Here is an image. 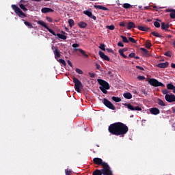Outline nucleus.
<instances>
[{
  "instance_id": "49530a36",
  "label": "nucleus",
  "mask_w": 175,
  "mask_h": 175,
  "mask_svg": "<svg viewBox=\"0 0 175 175\" xmlns=\"http://www.w3.org/2000/svg\"><path fill=\"white\" fill-rule=\"evenodd\" d=\"M140 50L143 51L145 54H148V50L144 49V48H140Z\"/></svg>"
},
{
  "instance_id": "f8f14e48",
  "label": "nucleus",
  "mask_w": 175,
  "mask_h": 175,
  "mask_svg": "<svg viewBox=\"0 0 175 175\" xmlns=\"http://www.w3.org/2000/svg\"><path fill=\"white\" fill-rule=\"evenodd\" d=\"M165 99L168 103H172L175 102V95L174 94H166L165 96Z\"/></svg>"
},
{
  "instance_id": "603ef678",
  "label": "nucleus",
  "mask_w": 175,
  "mask_h": 175,
  "mask_svg": "<svg viewBox=\"0 0 175 175\" xmlns=\"http://www.w3.org/2000/svg\"><path fill=\"white\" fill-rule=\"evenodd\" d=\"M46 20L49 21V23H53V18L51 17L46 16Z\"/></svg>"
},
{
  "instance_id": "c85d7f7f",
  "label": "nucleus",
  "mask_w": 175,
  "mask_h": 175,
  "mask_svg": "<svg viewBox=\"0 0 175 175\" xmlns=\"http://www.w3.org/2000/svg\"><path fill=\"white\" fill-rule=\"evenodd\" d=\"M68 24H69L70 28H72L73 27H75V21H73V19H69Z\"/></svg>"
},
{
  "instance_id": "cd10ccee",
  "label": "nucleus",
  "mask_w": 175,
  "mask_h": 175,
  "mask_svg": "<svg viewBox=\"0 0 175 175\" xmlns=\"http://www.w3.org/2000/svg\"><path fill=\"white\" fill-rule=\"evenodd\" d=\"M111 99L112 100H113V102H116V103L121 102V98L120 97L112 96Z\"/></svg>"
},
{
  "instance_id": "6e6552de",
  "label": "nucleus",
  "mask_w": 175,
  "mask_h": 175,
  "mask_svg": "<svg viewBox=\"0 0 175 175\" xmlns=\"http://www.w3.org/2000/svg\"><path fill=\"white\" fill-rule=\"evenodd\" d=\"M12 8L16 14L18 16V17H27V15H25V14L21 10V9H20V8H18V6H17L16 5L12 4Z\"/></svg>"
},
{
  "instance_id": "4c0bfd02",
  "label": "nucleus",
  "mask_w": 175,
  "mask_h": 175,
  "mask_svg": "<svg viewBox=\"0 0 175 175\" xmlns=\"http://www.w3.org/2000/svg\"><path fill=\"white\" fill-rule=\"evenodd\" d=\"M105 47H106V45H105V44H100L99 49H100V50H103V51H105L106 50Z\"/></svg>"
},
{
  "instance_id": "58836bf2",
  "label": "nucleus",
  "mask_w": 175,
  "mask_h": 175,
  "mask_svg": "<svg viewBox=\"0 0 175 175\" xmlns=\"http://www.w3.org/2000/svg\"><path fill=\"white\" fill-rule=\"evenodd\" d=\"M169 90H167V89H163V90H162V94H163V95H169Z\"/></svg>"
},
{
  "instance_id": "1a4fd4ad",
  "label": "nucleus",
  "mask_w": 175,
  "mask_h": 175,
  "mask_svg": "<svg viewBox=\"0 0 175 175\" xmlns=\"http://www.w3.org/2000/svg\"><path fill=\"white\" fill-rule=\"evenodd\" d=\"M72 47L74 48L73 51H79L82 55L85 57V58H88V55L85 53V51L81 49H77V47H80V44L77 43L72 44Z\"/></svg>"
},
{
  "instance_id": "5fc2aeb1",
  "label": "nucleus",
  "mask_w": 175,
  "mask_h": 175,
  "mask_svg": "<svg viewBox=\"0 0 175 175\" xmlns=\"http://www.w3.org/2000/svg\"><path fill=\"white\" fill-rule=\"evenodd\" d=\"M137 69H139V70H144V68L139 66H136Z\"/></svg>"
},
{
  "instance_id": "9d476101",
  "label": "nucleus",
  "mask_w": 175,
  "mask_h": 175,
  "mask_svg": "<svg viewBox=\"0 0 175 175\" xmlns=\"http://www.w3.org/2000/svg\"><path fill=\"white\" fill-rule=\"evenodd\" d=\"M124 106L127 107V109H129V110H131L132 111H142V107H139V106H133L131 104L129 103H124L123 104Z\"/></svg>"
},
{
  "instance_id": "bb28decb",
  "label": "nucleus",
  "mask_w": 175,
  "mask_h": 175,
  "mask_svg": "<svg viewBox=\"0 0 175 175\" xmlns=\"http://www.w3.org/2000/svg\"><path fill=\"white\" fill-rule=\"evenodd\" d=\"M19 8H21L23 12H28V9L25 8V5L23 3L19 4Z\"/></svg>"
},
{
  "instance_id": "37998d69",
  "label": "nucleus",
  "mask_w": 175,
  "mask_h": 175,
  "mask_svg": "<svg viewBox=\"0 0 175 175\" xmlns=\"http://www.w3.org/2000/svg\"><path fill=\"white\" fill-rule=\"evenodd\" d=\"M129 42H131V43H137V42L136 41V40H135L132 37H129Z\"/></svg>"
},
{
  "instance_id": "2f4dec72",
  "label": "nucleus",
  "mask_w": 175,
  "mask_h": 175,
  "mask_svg": "<svg viewBox=\"0 0 175 175\" xmlns=\"http://www.w3.org/2000/svg\"><path fill=\"white\" fill-rule=\"evenodd\" d=\"M151 35H153V36H155L156 38H162V36L159 35V33L157 31L152 32Z\"/></svg>"
},
{
  "instance_id": "13d9d810",
  "label": "nucleus",
  "mask_w": 175,
  "mask_h": 175,
  "mask_svg": "<svg viewBox=\"0 0 175 175\" xmlns=\"http://www.w3.org/2000/svg\"><path fill=\"white\" fill-rule=\"evenodd\" d=\"M106 51H107L108 53H113V49H107Z\"/></svg>"
},
{
  "instance_id": "9b49d317",
  "label": "nucleus",
  "mask_w": 175,
  "mask_h": 175,
  "mask_svg": "<svg viewBox=\"0 0 175 175\" xmlns=\"http://www.w3.org/2000/svg\"><path fill=\"white\" fill-rule=\"evenodd\" d=\"M103 104L105 105V106L108 107V109H111V110H116V107L114 106V105H113V103H111V102H110L107 98L103 99Z\"/></svg>"
},
{
  "instance_id": "2eb2a0df",
  "label": "nucleus",
  "mask_w": 175,
  "mask_h": 175,
  "mask_svg": "<svg viewBox=\"0 0 175 175\" xmlns=\"http://www.w3.org/2000/svg\"><path fill=\"white\" fill-rule=\"evenodd\" d=\"M98 54H99L100 58H102V59H104V61L110 62V58L108 57V56L106 55L105 54V53H103V52H102V51H100L98 52Z\"/></svg>"
},
{
  "instance_id": "a19ab883",
  "label": "nucleus",
  "mask_w": 175,
  "mask_h": 175,
  "mask_svg": "<svg viewBox=\"0 0 175 175\" xmlns=\"http://www.w3.org/2000/svg\"><path fill=\"white\" fill-rule=\"evenodd\" d=\"M65 174L66 175H72V170L69 169L65 170Z\"/></svg>"
},
{
  "instance_id": "5701e85b",
  "label": "nucleus",
  "mask_w": 175,
  "mask_h": 175,
  "mask_svg": "<svg viewBox=\"0 0 175 175\" xmlns=\"http://www.w3.org/2000/svg\"><path fill=\"white\" fill-rule=\"evenodd\" d=\"M123 96L125 98V99H132V94L129 92L124 93Z\"/></svg>"
},
{
  "instance_id": "de8ad7c7",
  "label": "nucleus",
  "mask_w": 175,
  "mask_h": 175,
  "mask_svg": "<svg viewBox=\"0 0 175 175\" xmlns=\"http://www.w3.org/2000/svg\"><path fill=\"white\" fill-rule=\"evenodd\" d=\"M166 57H172V53H170V51H167L164 54Z\"/></svg>"
},
{
  "instance_id": "39448f33",
  "label": "nucleus",
  "mask_w": 175,
  "mask_h": 175,
  "mask_svg": "<svg viewBox=\"0 0 175 175\" xmlns=\"http://www.w3.org/2000/svg\"><path fill=\"white\" fill-rule=\"evenodd\" d=\"M113 175V172L109 168H102L101 170H95L92 175Z\"/></svg>"
},
{
  "instance_id": "052dcab7",
  "label": "nucleus",
  "mask_w": 175,
  "mask_h": 175,
  "mask_svg": "<svg viewBox=\"0 0 175 175\" xmlns=\"http://www.w3.org/2000/svg\"><path fill=\"white\" fill-rule=\"evenodd\" d=\"M122 51L123 53H124V51H128V48H124Z\"/></svg>"
},
{
  "instance_id": "b1692460",
  "label": "nucleus",
  "mask_w": 175,
  "mask_h": 175,
  "mask_svg": "<svg viewBox=\"0 0 175 175\" xmlns=\"http://www.w3.org/2000/svg\"><path fill=\"white\" fill-rule=\"evenodd\" d=\"M79 27V28H86L87 27V24L85 22H79L78 23Z\"/></svg>"
},
{
  "instance_id": "0e129e2a",
  "label": "nucleus",
  "mask_w": 175,
  "mask_h": 175,
  "mask_svg": "<svg viewBox=\"0 0 175 175\" xmlns=\"http://www.w3.org/2000/svg\"><path fill=\"white\" fill-rule=\"evenodd\" d=\"M21 2L22 3H27V1H24V0H21Z\"/></svg>"
},
{
  "instance_id": "09e8293b",
  "label": "nucleus",
  "mask_w": 175,
  "mask_h": 175,
  "mask_svg": "<svg viewBox=\"0 0 175 175\" xmlns=\"http://www.w3.org/2000/svg\"><path fill=\"white\" fill-rule=\"evenodd\" d=\"M135 53H131L129 55V58H135Z\"/></svg>"
},
{
  "instance_id": "c756f323",
  "label": "nucleus",
  "mask_w": 175,
  "mask_h": 175,
  "mask_svg": "<svg viewBox=\"0 0 175 175\" xmlns=\"http://www.w3.org/2000/svg\"><path fill=\"white\" fill-rule=\"evenodd\" d=\"M145 46L146 49H150L152 46V44H151V42H150V40H146Z\"/></svg>"
},
{
  "instance_id": "8fccbe9b",
  "label": "nucleus",
  "mask_w": 175,
  "mask_h": 175,
  "mask_svg": "<svg viewBox=\"0 0 175 175\" xmlns=\"http://www.w3.org/2000/svg\"><path fill=\"white\" fill-rule=\"evenodd\" d=\"M89 76L90 77H91L92 79H94V77H95V74L92 73V72H89Z\"/></svg>"
},
{
  "instance_id": "774afa93",
  "label": "nucleus",
  "mask_w": 175,
  "mask_h": 175,
  "mask_svg": "<svg viewBox=\"0 0 175 175\" xmlns=\"http://www.w3.org/2000/svg\"><path fill=\"white\" fill-rule=\"evenodd\" d=\"M173 92H174V94H175V86H174V88L173 89Z\"/></svg>"
},
{
  "instance_id": "ddd939ff",
  "label": "nucleus",
  "mask_w": 175,
  "mask_h": 175,
  "mask_svg": "<svg viewBox=\"0 0 175 175\" xmlns=\"http://www.w3.org/2000/svg\"><path fill=\"white\" fill-rule=\"evenodd\" d=\"M169 27H170L169 23L165 24L163 22L161 23V28L163 29V31H165V32H170V30H169Z\"/></svg>"
},
{
  "instance_id": "79ce46f5",
  "label": "nucleus",
  "mask_w": 175,
  "mask_h": 175,
  "mask_svg": "<svg viewBox=\"0 0 175 175\" xmlns=\"http://www.w3.org/2000/svg\"><path fill=\"white\" fill-rule=\"evenodd\" d=\"M123 8L124 9H129L131 8V4H129V3H124V4H123Z\"/></svg>"
},
{
  "instance_id": "69168bd1",
  "label": "nucleus",
  "mask_w": 175,
  "mask_h": 175,
  "mask_svg": "<svg viewBox=\"0 0 175 175\" xmlns=\"http://www.w3.org/2000/svg\"><path fill=\"white\" fill-rule=\"evenodd\" d=\"M172 111H173V113H175V107H172Z\"/></svg>"
},
{
  "instance_id": "423d86ee",
  "label": "nucleus",
  "mask_w": 175,
  "mask_h": 175,
  "mask_svg": "<svg viewBox=\"0 0 175 175\" xmlns=\"http://www.w3.org/2000/svg\"><path fill=\"white\" fill-rule=\"evenodd\" d=\"M148 83L152 87H161V88H165V84L162 83V82L158 81V80L152 78L148 80Z\"/></svg>"
},
{
  "instance_id": "6ab92c4d",
  "label": "nucleus",
  "mask_w": 175,
  "mask_h": 175,
  "mask_svg": "<svg viewBox=\"0 0 175 175\" xmlns=\"http://www.w3.org/2000/svg\"><path fill=\"white\" fill-rule=\"evenodd\" d=\"M136 28L139 29V31H143L144 32H148L150 31V27H143V26H137Z\"/></svg>"
},
{
  "instance_id": "412c9836",
  "label": "nucleus",
  "mask_w": 175,
  "mask_h": 175,
  "mask_svg": "<svg viewBox=\"0 0 175 175\" xmlns=\"http://www.w3.org/2000/svg\"><path fill=\"white\" fill-rule=\"evenodd\" d=\"M53 53L55 54V58H60L61 57V53H59V51H58V48H55V50L53 51Z\"/></svg>"
},
{
  "instance_id": "6e6d98bb",
  "label": "nucleus",
  "mask_w": 175,
  "mask_h": 175,
  "mask_svg": "<svg viewBox=\"0 0 175 175\" xmlns=\"http://www.w3.org/2000/svg\"><path fill=\"white\" fill-rule=\"evenodd\" d=\"M120 27H125V23L124 22H120L119 24Z\"/></svg>"
},
{
  "instance_id": "c9c22d12",
  "label": "nucleus",
  "mask_w": 175,
  "mask_h": 175,
  "mask_svg": "<svg viewBox=\"0 0 175 175\" xmlns=\"http://www.w3.org/2000/svg\"><path fill=\"white\" fill-rule=\"evenodd\" d=\"M58 62H59V64H62L63 66H66V62L63 59H59L58 60Z\"/></svg>"
},
{
  "instance_id": "a18cd8bd",
  "label": "nucleus",
  "mask_w": 175,
  "mask_h": 175,
  "mask_svg": "<svg viewBox=\"0 0 175 175\" xmlns=\"http://www.w3.org/2000/svg\"><path fill=\"white\" fill-rule=\"evenodd\" d=\"M75 72L77 73H78L79 75H83V70H81V69L79 68H76L75 69Z\"/></svg>"
},
{
  "instance_id": "aec40b11",
  "label": "nucleus",
  "mask_w": 175,
  "mask_h": 175,
  "mask_svg": "<svg viewBox=\"0 0 175 175\" xmlns=\"http://www.w3.org/2000/svg\"><path fill=\"white\" fill-rule=\"evenodd\" d=\"M94 8L95 9H98V10H109V8H107L103 6V5H94Z\"/></svg>"
},
{
  "instance_id": "ea45409f",
  "label": "nucleus",
  "mask_w": 175,
  "mask_h": 175,
  "mask_svg": "<svg viewBox=\"0 0 175 175\" xmlns=\"http://www.w3.org/2000/svg\"><path fill=\"white\" fill-rule=\"evenodd\" d=\"M107 29H109L110 31H113V29L116 28L115 27H114V25H107Z\"/></svg>"
},
{
  "instance_id": "e2e57ef3",
  "label": "nucleus",
  "mask_w": 175,
  "mask_h": 175,
  "mask_svg": "<svg viewBox=\"0 0 175 175\" xmlns=\"http://www.w3.org/2000/svg\"><path fill=\"white\" fill-rule=\"evenodd\" d=\"M135 59H140V57L139 56H134Z\"/></svg>"
},
{
  "instance_id": "c03bdc74",
  "label": "nucleus",
  "mask_w": 175,
  "mask_h": 175,
  "mask_svg": "<svg viewBox=\"0 0 175 175\" xmlns=\"http://www.w3.org/2000/svg\"><path fill=\"white\" fill-rule=\"evenodd\" d=\"M137 79H138V80L143 81V80H146V77L144 76H138L137 77Z\"/></svg>"
},
{
  "instance_id": "a878e982",
  "label": "nucleus",
  "mask_w": 175,
  "mask_h": 175,
  "mask_svg": "<svg viewBox=\"0 0 175 175\" xmlns=\"http://www.w3.org/2000/svg\"><path fill=\"white\" fill-rule=\"evenodd\" d=\"M157 103L158 105H159V106H162V107L165 106V102H163V100H162L161 98L157 99Z\"/></svg>"
},
{
  "instance_id": "a211bd4d",
  "label": "nucleus",
  "mask_w": 175,
  "mask_h": 175,
  "mask_svg": "<svg viewBox=\"0 0 175 175\" xmlns=\"http://www.w3.org/2000/svg\"><path fill=\"white\" fill-rule=\"evenodd\" d=\"M157 68H167L169 66V62H166L165 63H159V64L157 65Z\"/></svg>"
},
{
  "instance_id": "e433bc0d",
  "label": "nucleus",
  "mask_w": 175,
  "mask_h": 175,
  "mask_svg": "<svg viewBox=\"0 0 175 175\" xmlns=\"http://www.w3.org/2000/svg\"><path fill=\"white\" fill-rule=\"evenodd\" d=\"M154 25L156 28H161V23L157 21L154 22Z\"/></svg>"
},
{
  "instance_id": "338daca9",
  "label": "nucleus",
  "mask_w": 175,
  "mask_h": 175,
  "mask_svg": "<svg viewBox=\"0 0 175 175\" xmlns=\"http://www.w3.org/2000/svg\"><path fill=\"white\" fill-rule=\"evenodd\" d=\"M173 46H174V47H175V40H174V41L173 42Z\"/></svg>"
},
{
  "instance_id": "680f3d73",
  "label": "nucleus",
  "mask_w": 175,
  "mask_h": 175,
  "mask_svg": "<svg viewBox=\"0 0 175 175\" xmlns=\"http://www.w3.org/2000/svg\"><path fill=\"white\" fill-rule=\"evenodd\" d=\"M96 69L99 70L100 68V65H98V64H96Z\"/></svg>"
},
{
  "instance_id": "f704fd0d",
  "label": "nucleus",
  "mask_w": 175,
  "mask_h": 175,
  "mask_svg": "<svg viewBox=\"0 0 175 175\" xmlns=\"http://www.w3.org/2000/svg\"><path fill=\"white\" fill-rule=\"evenodd\" d=\"M120 38H122L124 43H129V40H128V38L124 36H121Z\"/></svg>"
},
{
  "instance_id": "20e7f679",
  "label": "nucleus",
  "mask_w": 175,
  "mask_h": 175,
  "mask_svg": "<svg viewBox=\"0 0 175 175\" xmlns=\"http://www.w3.org/2000/svg\"><path fill=\"white\" fill-rule=\"evenodd\" d=\"M93 163H94V165H98V166H102L103 169H111L110 165L99 157L93 159Z\"/></svg>"
},
{
  "instance_id": "4468645a",
  "label": "nucleus",
  "mask_w": 175,
  "mask_h": 175,
  "mask_svg": "<svg viewBox=\"0 0 175 175\" xmlns=\"http://www.w3.org/2000/svg\"><path fill=\"white\" fill-rule=\"evenodd\" d=\"M150 112L153 115V116H158L159 113H161V111H159V109L157 107H153L150 109Z\"/></svg>"
},
{
  "instance_id": "4be33fe9",
  "label": "nucleus",
  "mask_w": 175,
  "mask_h": 175,
  "mask_svg": "<svg viewBox=\"0 0 175 175\" xmlns=\"http://www.w3.org/2000/svg\"><path fill=\"white\" fill-rule=\"evenodd\" d=\"M132 28H136V25L133 22H129L127 24V29H132Z\"/></svg>"
},
{
  "instance_id": "bf43d9fd",
  "label": "nucleus",
  "mask_w": 175,
  "mask_h": 175,
  "mask_svg": "<svg viewBox=\"0 0 175 175\" xmlns=\"http://www.w3.org/2000/svg\"><path fill=\"white\" fill-rule=\"evenodd\" d=\"M171 68H173V69H175V64L174 63L171 64Z\"/></svg>"
},
{
  "instance_id": "4d7b16f0",
  "label": "nucleus",
  "mask_w": 175,
  "mask_h": 175,
  "mask_svg": "<svg viewBox=\"0 0 175 175\" xmlns=\"http://www.w3.org/2000/svg\"><path fill=\"white\" fill-rule=\"evenodd\" d=\"M90 18H92L93 20H94V21H96V16H95L94 15H92V16H90Z\"/></svg>"
},
{
  "instance_id": "f3484780",
  "label": "nucleus",
  "mask_w": 175,
  "mask_h": 175,
  "mask_svg": "<svg viewBox=\"0 0 175 175\" xmlns=\"http://www.w3.org/2000/svg\"><path fill=\"white\" fill-rule=\"evenodd\" d=\"M42 13H53L54 12V10L49 8H43L41 10Z\"/></svg>"
},
{
  "instance_id": "864d4df0",
  "label": "nucleus",
  "mask_w": 175,
  "mask_h": 175,
  "mask_svg": "<svg viewBox=\"0 0 175 175\" xmlns=\"http://www.w3.org/2000/svg\"><path fill=\"white\" fill-rule=\"evenodd\" d=\"M67 63L68 64L69 66H70V68H73V64H72V62H70V60H68Z\"/></svg>"
},
{
  "instance_id": "0eeeda50",
  "label": "nucleus",
  "mask_w": 175,
  "mask_h": 175,
  "mask_svg": "<svg viewBox=\"0 0 175 175\" xmlns=\"http://www.w3.org/2000/svg\"><path fill=\"white\" fill-rule=\"evenodd\" d=\"M72 81H73V83H75V90L77 91V92L80 93L81 92L80 89L83 88V83H81V81H80V80H79V79L76 77L72 78Z\"/></svg>"
},
{
  "instance_id": "f257e3e1",
  "label": "nucleus",
  "mask_w": 175,
  "mask_h": 175,
  "mask_svg": "<svg viewBox=\"0 0 175 175\" xmlns=\"http://www.w3.org/2000/svg\"><path fill=\"white\" fill-rule=\"evenodd\" d=\"M108 131L111 135L124 137L126 133H128L129 128H128L126 124L118 122L110 124L108 128Z\"/></svg>"
},
{
  "instance_id": "473e14b6",
  "label": "nucleus",
  "mask_w": 175,
  "mask_h": 175,
  "mask_svg": "<svg viewBox=\"0 0 175 175\" xmlns=\"http://www.w3.org/2000/svg\"><path fill=\"white\" fill-rule=\"evenodd\" d=\"M119 54H120L122 57H123V58H125V59L128 58V56H126L125 54H124V52L122 51V49H120V50H119Z\"/></svg>"
},
{
  "instance_id": "f03ea898",
  "label": "nucleus",
  "mask_w": 175,
  "mask_h": 175,
  "mask_svg": "<svg viewBox=\"0 0 175 175\" xmlns=\"http://www.w3.org/2000/svg\"><path fill=\"white\" fill-rule=\"evenodd\" d=\"M37 24H39V25L44 27V28H46V29H48L49 32H50V33H52V35H53V36H57L59 39H62L63 40H66V39H67L66 36H65L64 34H61L59 33H55V31L54 30L50 29L49 27V26H47L46 23H44V21H38L37 22Z\"/></svg>"
},
{
  "instance_id": "72a5a7b5",
  "label": "nucleus",
  "mask_w": 175,
  "mask_h": 175,
  "mask_svg": "<svg viewBox=\"0 0 175 175\" xmlns=\"http://www.w3.org/2000/svg\"><path fill=\"white\" fill-rule=\"evenodd\" d=\"M174 85L172 84V83H167V88L168 90H174Z\"/></svg>"
},
{
  "instance_id": "393cba45",
  "label": "nucleus",
  "mask_w": 175,
  "mask_h": 175,
  "mask_svg": "<svg viewBox=\"0 0 175 175\" xmlns=\"http://www.w3.org/2000/svg\"><path fill=\"white\" fill-rule=\"evenodd\" d=\"M23 21H24V24L28 27L29 28H33V26L32 24L28 21H25V20L23 19Z\"/></svg>"
},
{
  "instance_id": "dca6fc26",
  "label": "nucleus",
  "mask_w": 175,
  "mask_h": 175,
  "mask_svg": "<svg viewBox=\"0 0 175 175\" xmlns=\"http://www.w3.org/2000/svg\"><path fill=\"white\" fill-rule=\"evenodd\" d=\"M167 13H170V18L174 19L175 18V10L173 9H167L165 10Z\"/></svg>"
},
{
  "instance_id": "3c124183",
  "label": "nucleus",
  "mask_w": 175,
  "mask_h": 175,
  "mask_svg": "<svg viewBox=\"0 0 175 175\" xmlns=\"http://www.w3.org/2000/svg\"><path fill=\"white\" fill-rule=\"evenodd\" d=\"M118 46L119 47H124V44L122 43V42L120 41L118 43Z\"/></svg>"
},
{
  "instance_id": "7c9ffc66",
  "label": "nucleus",
  "mask_w": 175,
  "mask_h": 175,
  "mask_svg": "<svg viewBox=\"0 0 175 175\" xmlns=\"http://www.w3.org/2000/svg\"><path fill=\"white\" fill-rule=\"evenodd\" d=\"M83 13L85 14V16H88V17H91L92 16V12L89 10H85L83 12Z\"/></svg>"
},
{
  "instance_id": "7ed1b4c3",
  "label": "nucleus",
  "mask_w": 175,
  "mask_h": 175,
  "mask_svg": "<svg viewBox=\"0 0 175 175\" xmlns=\"http://www.w3.org/2000/svg\"><path fill=\"white\" fill-rule=\"evenodd\" d=\"M97 82L100 85L99 89L103 94H107V90H110V85L103 79H97Z\"/></svg>"
}]
</instances>
